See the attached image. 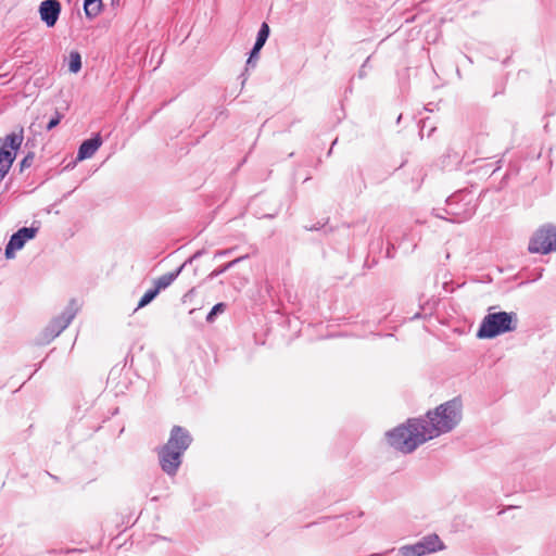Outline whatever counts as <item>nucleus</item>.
<instances>
[{"instance_id": "9d476101", "label": "nucleus", "mask_w": 556, "mask_h": 556, "mask_svg": "<svg viewBox=\"0 0 556 556\" xmlns=\"http://www.w3.org/2000/svg\"><path fill=\"white\" fill-rule=\"evenodd\" d=\"M269 26L267 23H263L258 29L256 40L254 42V46L250 52V56L247 61V66H255L256 60L258 59V53L264 47L265 42L267 41L269 37Z\"/></svg>"}, {"instance_id": "20e7f679", "label": "nucleus", "mask_w": 556, "mask_h": 556, "mask_svg": "<svg viewBox=\"0 0 556 556\" xmlns=\"http://www.w3.org/2000/svg\"><path fill=\"white\" fill-rule=\"evenodd\" d=\"M78 312L75 300H72L64 311L54 317L42 332V343H49L65 330Z\"/></svg>"}, {"instance_id": "f257e3e1", "label": "nucleus", "mask_w": 556, "mask_h": 556, "mask_svg": "<svg viewBox=\"0 0 556 556\" xmlns=\"http://www.w3.org/2000/svg\"><path fill=\"white\" fill-rule=\"evenodd\" d=\"M460 419L462 402L453 399L428 412L426 418L408 419L406 425L388 431L386 438L392 447L412 453L428 440L452 431Z\"/></svg>"}, {"instance_id": "dca6fc26", "label": "nucleus", "mask_w": 556, "mask_h": 556, "mask_svg": "<svg viewBox=\"0 0 556 556\" xmlns=\"http://www.w3.org/2000/svg\"><path fill=\"white\" fill-rule=\"evenodd\" d=\"M81 68V56L79 52L72 51L68 56V70L72 73H78Z\"/></svg>"}, {"instance_id": "6ab92c4d", "label": "nucleus", "mask_w": 556, "mask_h": 556, "mask_svg": "<svg viewBox=\"0 0 556 556\" xmlns=\"http://www.w3.org/2000/svg\"><path fill=\"white\" fill-rule=\"evenodd\" d=\"M35 154L33 152H29L20 163V170L23 172L24 169L30 167L34 163Z\"/></svg>"}, {"instance_id": "2eb2a0df", "label": "nucleus", "mask_w": 556, "mask_h": 556, "mask_svg": "<svg viewBox=\"0 0 556 556\" xmlns=\"http://www.w3.org/2000/svg\"><path fill=\"white\" fill-rule=\"evenodd\" d=\"M248 255H244V256H240V257H237L236 260L231 261V262H228L219 267H217L216 269H214L211 274H210V278L213 279V278H216L218 277L219 275L224 274L226 270L230 269L231 267H233L236 264L240 263L242 260L247 258Z\"/></svg>"}, {"instance_id": "423d86ee", "label": "nucleus", "mask_w": 556, "mask_h": 556, "mask_svg": "<svg viewBox=\"0 0 556 556\" xmlns=\"http://www.w3.org/2000/svg\"><path fill=\"white\" fill-rule=\"evenodd\" d=\"M529 251L541 254L556 251V227L552 225L541 227L532 237Z\"/></svg>"}, {"instance_id": "4468645a", "label": "nucleus", "mask_w": 556, "mask_h": 556, "mask_svg": "<svg viewBox=\"0 0 556 556\" xmlns=\"http://www.w3.org/2000/svg\"><path fill=\"white\" fill-rule=\"evenodd\" d=\"M399 553L402 556H424L425 549H421L418 542L415 544L404 545L400 547Z\"/></svg>"}, {"instance_id": "1a4fd4ad", "label": "nucleus", "mask_w": 556, "mask_h": 556, "mask_svg": "<svg viewBox=\"0 0 556 556\" xmlns=\"http://www.w3.org/2000/svg\"><path fill=\"white\" fill-rule=\"evenodd\" d=\"M202 251L195 252L190 258H188L184 264H181L175 271L164 274L154 280V289L160 293L162 290L169 287L176 278L180 275L184 268L193 262V260L200 257L202 255Z\"/></svg>"}, {"instance_id": "39448f33", "label": "nucleus", "mask_w": 556, "mask_h": 556, "mask_svg": "<svg viewBox=\"0 0 556 556\" xmlns=\"http://www.w3.org/2000/svg\"><path fill=\"white\" fill-rule=\"evenodd\" d=\"M23 142V129L20 132H11L2 140L0 147V179H2L9 172L12 163L15 160L16 151Z\"/></svg>"}, {"instance_id": "ddd939ff", "label": "nucleus", "mask_w": 556, "mask_h": 556, "mask_svg": "<svg viewBox=\"0 0 556 556\" xmlns=\"http://www.w3.org/2000/svg\"><path fill=\"white\" fill-rule=\"evenodd\" d=\"M102 8L101 0H84V10L87 17H96Z\"/></svg>"}, {"instance_id": "a211bd4d", "label": "nucleus", "mask_w": 556, "mask_h": 556, "mask_svg": "<svg viewBox=\"0 0 556 556\" xmlns=\"http://www.w3.org/2000/svg\"><path fill=\"white\" fill-rule=\"evenodd\" d=\"M225 309H226V304H225V303H222V302H220V303L215 304V305L212 307V309L210 311V313L207 314V316H206V321H207V323H213V321L215 320L216 316H217L218 314L224 313V312H225Z\"/></svg>"}, {"instance_id": "9b49d317", "label": "nucleus", "mask_w": 556, "mask_h": 556, "mask_svg": "<svg viewBox=\"0 0 556 556\" xmlns=\"http://www.w3.org/2000/svg\"><path fill=\"white\" fill-rule=\"evenodd\" d=\"M101 144L102 139L100 135H96L94 137L83 141L77 152V160L83 161L90 159L98 151Z\"/></svg>"}, {"instance_id": "0eeeda50", "label": "nucleus", "mask_w": 556, "mask_h": 556, "mask_svg": "<svg viewBox=\"0 0 556 556\" xmlns=\"http://www.w3.org/2000/svg\"><path fill=\"white\" fill-rule=\"evenodd\" d=\"M38 230L39 227L31 225L30 227H22L14 232L5 247V257L8 260L14 258L15 251L23 249L28 240L34 239Z\"/></svg>"}, {"instance_id": "aec40b11", "label": "nucleus", "mask_w": 556, "mask_h": 556, "mask_svg": "<svg viewBox=\"0 0 556 556\" xmlns=\"http://www.w3.org/2000/svg\"><path fill=\"white\" fill-rule=\"evenodd\" d=\"M63 118V114H61L60 112H55L54 116L48 122L46 128L47 130H52L54 127H56L61 119Z\"/></svg>"}, {"instance_id": "6e6552de", "label": "nucleus", "mask_w": 556, "mask_h": 556, "mask_svg": "<svg viewBox=\"0 0 556 556\" xmlns=\"http://www.w3.org/2000/svg\"><path fill=\"white\" fill-rule=\"evenodd\" d=\"M61 13V3L59 0H45L39 5V14L42 22L48 27H53Z\"/></svg>"}, {"instance_id": "412c9836", "label": "nucleus", "mask_w": 556, "mask_h": 556, "mask_svg": "<svg viewBox=\"0 0 556 556\" xmlns=\"http://www.w3.org/2000/svg\"><path fill=\"white\" fill-rule=\"evenodd\" d=\"M231 251H232L231 249L217 251V252L215 253V257L226 256V255L230 254V253H231Z\"/></svg>"}, {"instance_id": "f3484780", "label": "nucleus", "mask_w": 556, "mask_h": 556, "mask_svg": "<svg viewBox=\"0 0 556 556\" xmlns=\"http://www.w3.org/2000/svg\"><path fill=\"white\" fill-rule=\"evenodd\" d=\"M157 294H159V292L154 288L149 289L140 299L136 311L150 304L157 296Z\"/></svg>"}, {"instance_id": "7ed1b4c3", "label": "nucleus", "mask_w": 556, "mask_h": 556, "mask_svg": "<svg viewBox=\"0 0 556 556\" xmlns=\"http://www.w3.org/2000/svg\"><path fill=\"white\" fill-rule=\"evenodd\" d=\"M517 314L515 312L488 313L478 329L477 337L480 339H493L506 332L517 329Z\"/></svg>"}, {"instance_id": "f8f14e48", "label": "nucleus", "mask_w": 556, "mask_h": 556, "mask_svg": "<svg viewBox=\"0 0 556 556\" xmlns=\"http://www.w3.org/2000/svg\"><path fill=\"white\" fill-rule=\"evenodd\" d=\"M421 549H425V555L442 551L445 548L443 542L437 534H428L418 541Z\"/></svg>"}, {"instance_id": "f03ea898", "label": "nucleus", "mask_w": 556, "mask_h": 556, "mask_svg": "<svg viewBox=\"0 0 556 556\" xmlns=\"http://www.w3.org/2000/svg\"><path fill=\"white\" fill-rule=\"evenodd\" d=\"M192 441V435L186 428L174 426L170 429L167 442L155 448L159 465L164 473L168 477L177 475L182 464L184 454Z\"/></svg>"}, {"instance_id": "4be33fe9", "label": "nucleus", "mask_w": 556, "mask_h": 556, "mask_svg": "<svg viewBox=\"0 0 556 556\" xmlns=\"http://www.w3.org/2000/svg\"><path fill=\"white\" fill-rule=\"evenodd\" d=\"M371 556H381V554H372Z\"/></svg>"}]
</instances>
